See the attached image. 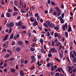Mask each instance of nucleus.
<instances>
[{
  "instance_id": "f257e3e1",
  "label": "nucleus",
  "mask_w": 76,
  "mask_h": 76,
  "mask_svg": "<svg viewBox=\"0 0 76 76\" xmlns=\"http://www.w3.org/2000/svg\"><path fill=\"white\" fill-rule=\"evenodd\" d=\"M14 26V24L13 23H9L7 25V26L9 28H12Z\"/></svg>"
},
{
  "instance_id": "f03ea898",
  "label": "nucleus",
  "mask_w": 76,
  "mask_h": 76,
  "mask_svg": "<svg viewBox=\"0 0 76 76\" xmlns=\"http://www.w3.org/2000/svg\"><path fill=\"white\" fill-rule=\"evenodd\" d=\"M22 25V22L19 21L18 23V22H16L15 23V26H21Z\"/></svg>"
},
{
  "instance_id": "7ed1b4c3",
  "label": "nucleus",
  "mask_w": 76,
  "mask_h": 76,
  "mask_svg": "<svg viewBox=\"0 0 76 76\" xmlns=\"http://www.w3.org/2000/svg\"><path fill=\"white\" fill-rule=\"evenodd\" d=\"M37 23H38V22L37 21V20H35L33 23V26L34 27H35V26H36V25H38Z\"/></svg>"
},
{
  "instance_id": "20e7f679",
  "label": "nucleus",
  "mask_w": 76,
  "mask_h": 76,
  "mask_svg": "<svg viewBox=\"0 0 76 76\" xmlns=\"http://www.w3.org/2000/svg\"><path fill=\"white\" fill-rule=\"evenodd\" d=\"M50 50L52 53H54V52H57V50L54 48H51Z\"/></svg>"
},
{
  "instance_id": "39448f33",
  "label": "nucleus",
  "mask_w": 76,
  "mask_h": 76,
  "mask_svg": "<svg viewBox=\"0 0 76 76\" xmlns=\"http://www.w3.org/2000/svg\"><path fill=\"white\" fill-rule=\"evenodd\" d=\"M30 20L31 22H33L35 20V18L32 17H31Z\"/></svg>"
},
{
  "instance_id": "423d86ee",
  "label": "nucleus",
  "mask_w": 76,
  "mask_h": 76,
  "mask_svg": "<svg viewBox=\"0 0 76 76\" xmlns=\"http://www.w3.org/2000/svg\"><path fill=\"white\" fill-rule=\"evenodd\" d=\"M8 37H9V35H7L3 39V41H6L7 39V38H8Z\"/></svg>"
},
{
  "instance_id": "0eeeda50",
  "label": "nucleus",
  "mask_w": 76,
  "mask_h": 76,
  "mask_svg": "<svg viewBox=\"0 0 76 76\" xmlns=\"http://www.w3.org/2000/svg\"><path fill=\"white\" fill-rule=\"evenodd\" d=\"M49 26H50V28H54V26H55V25L53 23H51L50 25H49Z\"/></svg>"
},
{
  "instance_id": "6e6552de",
  "label": "nucleus",
  "mask_w": 76,
  "mask_h": 76,
  "mask_svg": "<svg viewBox=\"0 0 76 76\" xmlns=\"http://www.w3.org/2000/svg\"><path fill=\"white\" fill-rule=\"evenodd\" d=\"M54 28L56 30H58L59 29V26L57 25L56 27H54Z\"/></svg>"
},
{
  "instance_id": "1a4fd4ad",
  "label": "nucleus",
  "mask_w": 76,
  "mask_h": 76,
  "mask_svg": "<svg viewBox=\"0 0 76 76\" xmlns=\"http://www.w3.org/2000/svg\"><path fill=\"white\" fill-rule=\"evenodd\" d=\"M72 28L71 27V26H70L69 27L68 30V32H70V31H72Z\"/></svg>"
},
{
  "instance_id": "9d476101",
  "label": "nucleus",
  "mask_w": 76,
  "mask_h": 76,
  "mask_svg": "<svg viewBox=\"0 0 76 76\" xmlns=\"http://www.w3.org/2000/svg\"><path fill=\"white\" fill-rule=\"evenodd\" d=\"M20 28H21L22 29H26V27L25 26H20Z\"/></svg>"
},
{
  "instance_id": "9b49d317",
  "label": "nucleus",
  "mask_w": 76,
  "mask_h": 76,
  "mask_svg": "<svg viewBox=\"0 0 76 76\" xmlns=\"http://www.w3.org/2000/svg\"><path fill=\"white\" fill-rule=\"evenodd\" d=\"M14 36V34H13V33L11 34L10 38V39H12V38H13Z\"/></svg>"
},
{
  "instance_id": "f8f14e48",
  "label": "nucleus",
  "mask_w": 76,
  "mask_h": 76,
  "mask_svg": "<svg viewBox=\"0 0 76 76\" xmlns=\"http://www.w3.org/2000/svg\"><path fill=\"white\" fill-rule=\"evenodd\" d=\"M6 16L7 18H10L11 16V15L10 13H7Z\"/></svg>"
},
{
  "instance_id": "ddd939ff",
  "label": "nucleus",
  "mask_w": 76,
  "mask_h": 76,
  "mask_svg": "<svg viewBox=\"0 0 76 76\" xmlns=\"http://www.w3.org/2000/svg\"><path fill=\"white\" fill-rule=\"evenodd\" d=\"M10 70H11V72H12V73H15V72L16 69H15L11 68L10 69Z\"/></svg>"
},
{
  "instance_id": "4468645a",
  "label": "nucleus",
  "mask_w": 76,
  "mask_h": 76,
  "mask_svg": "<svg viewBox=\"0 0 76 76\" xmlns=\"http://www.w3.org/2000/svg\"><path fill=\"white\" fill-rule=\"evenodd\" d=\"M18 44H19V45H23V42L21 41H18Z\"/></svg>"
},
{
  "instance_id": "2eb2a0df",
  "label": "nucleus",
  "mask_w": 76,
  "mask_h": 76,
  "mask_svg": "<svg viewBox=\"0 0 76 76\" xmlns=\"http://www.w3.org/2000/svg\"><path fill=\"white\" fill-rule=\"evenodd\" d=\"M19 5L21 6H23V2H20Z\"/></svg>"
},
{
  "instance_id": "dca6fc26",
  "label": "nucleus",
  "mask_w": 76,
  "mask_h": 76,
  "mask_svg": "<svg viewBox=\"0 0 76 76\" xmlns=\"http://www.w3.org/2000/svg\"><path fill=\"white\" fill-rule=\"evenodd\" d=\"M18 14V12H14L13 13V16H16V15H17Z\"/></svg>"
},
{
  "instance_id": "f3484780",
  "label": "nucleus",
  "mask_w": 76,
  "mask_h": 76,
  "mask_svg": "<svg viewBox=\"0 0 76 76\" xmlns=\"http://www.w3.org/2000/svg\"><path fill=\"white\" fill-rule=\"evenodd\" d=\"M65 34L66 37L67 38V37H68V32L67 31H65Z\"/></svg>"
},
{
  "instance_id": "a211bd4d",
  "label": "nucleus",
  "mask_w": 76,
  "mask_h": 76,
  "mask_svg": "<svg viewBox=\"0 0 76 76\" xmlns=\"http://www.w3.org/2000/svg\"><path fill=\"white\" fill-rule=\"evenodd\" d=\"M74 69V66H71V67L68 68V69H69L70 70H72V69Z\"/></svg>"
},
{
  "instance_id": "6ab92c4d",
  "label": "nucleus",
  "mask_w": 76,
  "mask_h": 76,
  "mask_svg": "<svg viewBox=\"0 0 76 76\" xmlns=\"http://www.w3.org/2000/svg\"><path fill=\"white\" fill-rule=\"evenodd\" d=\"M56 9L57 11L58 12H61L60 10L58 8V7H57Z\"/></svg>"
},
{
  "instance_id": "aec40b11",
  "label": "nucleus",
  "mask_w": 76,
  "mask_h": 76,
  "mask_svg": "<svg viewBox=\"0 0 76 76\" xmlns=\"http://www.w3.org/2000/svg\"><path fill=\"white\" fill-rule=\"evenodd\" d=\"M55 60H56V61H58V62H60V60L58 58H57L56 57H55Z\"/></svg>"
},
{
  "instance_id": "412c9836",
  "label": "nucleus",
  "mask_w": 76,
  "mask_h": 76,
  "mask_svg": "<svg viewBox=\"0 0 76 76\" xmlns=\"http://www.w3.org/2000/svg\"><path fill=\"white\" fill-rule=\"evenodd\" d=\"M54 35L55 37V38H57V36L58 35V33H55L54 34Z\"/></svg>"
},
{
  "instance_id": "4be33fe9",
  "label": "nucleus",
  "mask_w": 76,
  "mask_h": 76,
  "mask_svg": "<svg viewBox=\"0 0 76 76\" xmlns=\"http://www.w3.org/2000/svg\"><path fill=\"white\" fill-rule=\"evenodd\" d=\"M22 34H24V35H26V31H23L22 32Z\"/></svg>"
},
{
  "instance_id": "5701e85b",
  "label": "nucleus",
  "mask_w": 76,
  "mask_h": 76,
  "mask_svg": "<svg viewBox=\"0 0 76 76\" xmlns=\"http://www.w3.org/2000/svg\"><path fill=\"white\" fill-rule=\"evenodd\" d=\"M20 74L21 76H23V75H24V74L23 72L22 71H20Z\"/></svg>"
},
{
  "instance_id": "b1692460",
  "label": "nucleus",
  "mask_w": 76,
  "mask_h": 76,
  "mask_svg": "<svg viewBox=\"0 0 76 76\" xmlns=\"http://www.w3.org/2000/svg\"><path fill=\"white\" fill-rule=\"evenodd\" d=\"M21 49L20 48H17L16 49V51H19L20 50H21Z\"/></svg>"
},
{
  "instance_id": "393cba45",
  "label": "nucleus",
  "mask_w": 76,
  "mask_h": 76,
  "mask_svg": "<svg viewBox=\"0 0 76 76\" xmlns=\"http://www.w3.org/2000/svg\"><path fill=\"white\" fill-rule=\"evenodd\" d=\"M56 39L54 40V42L55 43H57L58 42V39L57 38H55Z\"/></svg>"
},
{
  "instance_id": "a878e982",
  "label": "nucleus",
  "mask_w": 76,
  "mask_h": 76,
  "mask_svg": "<svg viewBox=\"0 0 76 76\" xmlns=\"http://www.w3.org/2000/svg\"><path fill=\"white\" fill-rule=\"evenodd\" d=\"M73 61L75 63H76V57L73 58Z\"/></svg>"
},
{
  "instance_id": "bb28decb",
  "label": "nucleus",
  "mask_w": 76,
  "mask_h": 76,
  "mask_svg": "<svg viewBox=\"0 0 76 76\" xmlns=\"http://www.w3.org/2000/svg\"><path fill=\"white\" fill-rule=\"evenodd\" d=\"M62 28L63 31H65V30H66V28H65V26H64V25H63L62 26Z\"/></svg>"
},
{
  "instance_id": "cd10ccee",
  "label": "nucleus",
  "mask_w": 76,
  "mask_h": 76,
  "mask_svg": "<svg viewBox=\"0 0 76 76\" xmlns=\"http://www.w3.org/2000/svg\"><path fill=\"white\" fill-rule=\"evenodd\" d=\"M30 50L31 51H34L35 50V49L34 48H31Z\"/></svg>"
},
{
  "instance_id": "c85d7f7f",
  "label": "nucleus",
  "mask_w": 76,
  "mask_h": 76,
  "mask_svg": "<svg viewBox=\"0 0 76 76\" xmlns=\"http://www.w3.org/2000/svg\"><path fill=\"white\" fill-rule=\"evenodd\" d=\"M1 3L2 5L4 4V1L3 0H1Z\"/></svg>"
},
{
  "instance_id": "c756f323",
  "label": "nucleus",
  "mask_w": 76,
  "mask_h": 76,
  "mask_svg": "<svg viewBox=\"0 0 76 76\" xmlns=\"http://www.w3.org/2000/svg\"><path fill=\"white\" fill-rule=\"evenodd\" d=\"M46 23L49 26V25H50V22L48 20L46 22Z\"/></svg>"
},
{
  "instance_id": "7c9ffc66",
  "label": "nucleus",
  "mask_w": 76,
  "mask_h": 76,
  "mask_svg": "<svg viewBox=\"0 0 76 76\" xmlns=\"http://www.w3.org/2000/svg\"><path fill=\"white\" fill-rule=\"evenodd\" d=\"M60 74L58 72H57L55 74V76H59Z\"/></svg>"
},
{
  "instance_id": "2f4dec72",
  "label": "nucleus",
  "mask_w": 76,
  "mask_h": 76,
  "mask_svg": "<svg viewBox=\"0 0 76 76\" xmlns=\"http://www.w3.org/2000/svg\"><path fill=\"white\" fill-rule=\"evenodd\" d=\"M48 57H51L52 56V54L51 53H49L48 55Z\"/></svg>"
},
{
  "instance_id": "473e14b6",
  "label": "nucleus",
  "mask_w": 76,
  "mask_h": 76,
  "mask_svg": "<svg viewBox=\"0 0 76 76\" xmlns=\"http://www.w3.org/2000/svg\"><path fill=\"white\" fill-rule=\"evenodd\" d=\"M51 4L52 5H56V4L54 3V2L52 1H51Z\"/></svg>"
},
{
  "instance_id": "72a5a7b5",
  "label": "nucleus",
  "mask_w": 76,
  "mask_h": 76,
  "mask_svg": "<svg viewBox=\"0 0 76 76\" xmlns=\"http://www.w3.org/2000/svg\"><path fill=\"white\" fill-rule=\"evenodd\" d=\"M8 12H12V10L11 9H8L7 10Z\"/></svg>"
},
{
  "instance_id": "f704fd0d",
  "label": "nucleus",
  "mask_w": 76,
  "mask_h": 76,
  "mask_svg": "<svg viewBox=\"0 0 76 76\" xmlns=\"http://www.w3.org/2000/svg\"><path fill=\"white\" fill-rule=\"evenodd\" d=\"M39 42H41V43H42L43 42V39L42 38L40 39L39 40Z\"/></svg>"
},
{
  "instance_id": "c9c22d12",
  "label": "nucleus",
  "mask_w": 76,
  "mask_h": 76,
  "mask_svg": "<svg viewBox=\"0 0 76 76\" xmlns=\"http://www.w3.org/2000/svg\"><path fill=\"white\" fill-rule=\"evenodd\" d=\"M41 51L42 53H44V48H42L41 50Z\"/></svg>"
},
{
  "instance_id": "e433bc0d",
  "label": "nucleus",
  "mask_w": 76,
  "mask_h": 76,
  "mask_svg": "<svg viewBox=\"0 0 76 76\" xmlns=\"http://www.w3.org/2000/svg\"><path fill=\"white\" fill-rule=\"evenodd\" d=\"M20 11L21 12V13H25V11H24V10H22V9H21L20 10Z\"/></svg>"
},
{
  "instance_id": "4c0bfd02",
  "label": "nucleus",
  "mask_w": 76,
  "mask_h": 76,
  "mask_svg": "<svg viewBox=\"0 0 76 76\" xmlns=\"http://www.w3.org/2000/svg\"><path fill=\"white\" fill-rule=\"evenodd\" d=\"M32 12L30 11L29 12V15L30 16H32Z\"/></svg>"
},
{
  "instance_id": "58836bf2",
  "label": "nucleus",
  "mask_w": 76,
  "mask_h": 76,
  "mask_svg": "<svg viewBox=\"0 0 76 76\" xmlns=\"http://www.w3.org/2000/svg\"><path fill=\"white\" fill-rule=\"evenodd\" d=\"M13 8L14 10H17V11H18V9H17L15 7H14Z\"/></svg>"
},
{
  "instance_id": "ea45409f",
  "label": "nucleus",
  "mask_w": 76,
  "mask_h": 76,
  "mask_svg": "<svg viewBox=\"0 0 76 76\" xmlns=\"http://www.w3.org/2000/svg\"><path fill=\"white\" fill-rule=\"evenodd\" d=\"M35 17H37V16H38V13H36L34 15Z\"/></svg>"
},
{
  "instance_id": "a19ab883",
  "label": "nucleus",
  "mask_w": 76,
  "mask_h": 76,
  "mask_svg": "<svg viewBox=\"0 0 76 76\" xmlns=\"http://www.w3.org/2000/svg\"><path fill=\"white\" fill-rule=\"evenodd\" d=\"M61 12H58V13L57 14V16H60V15H61Z\"/></svg>"
},
{
  "instance_id": "79ce46f5",
  "label": "nucleus",
  "mask_w": 76,
  "mask_h": 76,
  "mask_svg": "<svg viewBox=\"0 0 76 76\" xmlns=\"http://www.w3.org/2000/svg\"><path fill=\"white\" fill-rule=\"evenodd\" d=\"M58 39H60V38H61V35H58Z\"/></svg>"
},
{
  "instance_id": "37998d69",
  "label": "nucleus",
  "mask_w": 76,
  "mask_h": 76,
  "mask_svg": "<svg viewBox=\"0 0 76 76\" xmlns=\"http://www.w3.org/2000/svg\"><path fill=\"white\" fill-rule=\"evenodd\" d=\"M47 36H48V37H50V32H48L47 33Z\"/></svg>"
},
{
  "instance_id": "c03bdc74",
  "label": "nucleus",
  "mask_w": 76,
  "mask_h": 76,
  "mask_svg": "<svg viewBox=\"0 0 76 76\" xmlns=\"http://www.w3.org/2000/svg\"><path fill=\"white\" fill-rule=\"evenodd\" d=\"M53 8H51L50 10V13H53Z\"/></svg>"
},
{
  "instance_id": "a18cd8bd",
  "label": "nucleus",
  "mask_w": 76,
  "mask_h": 76,
  "mask_svg": "<svg viewBox=\"0 0 76 76\" xmlns=\"http://www.w3.org/2000/svg\"><path fill=\"white\" fill-rule=\"evenodd\" d=\"M72 52H71L70 53V57H72V56L73 55V53H72Z\"/></svg>"
},
{
  "instance_id": "49530a36",
  "label": "nucleus",
  "mask_w": 76,
  "mask_h": 76,
  "mask_svg": "<svg viewBox=\"0 0 76 76\" xmlns=\"http://www.w3.org/2000/svg\"><path fill=\"white\" fill-rule=\"evenodd\" d=\"M33 41H34V42L37 41V38H34L33 39Z\"/></svg>"
},
{
  "instance_id": "de8ad7c7",
  "label": "nucleus",
  "mask_w": 76,
  "mask_h": 76,
  "mask_svg": "<svg viewBox=\"0 0 76 76\" xmlns=\"http://www.w3.org/2000/svg\"><path fill=\"white\" fill-rule=\"evenodd\" d=\"M73 53H74L75 57H76V52L75 51H73Z\"/></svg>"
},
{
  "instance_id": "09e8293b",
  "label": "nucleus",
  "mask_w": 76,
  "mask_h": 76,
  "mask_svg": "<svg viewBox=\"0 0 76 76\" xmlns=\"http://www.w3.org/2000/svg\"><path fill=\"white\" fill-rule=\"evenodd\" d=\"M9 57V54H7L5 56V57H6V58H7L8 57Z\"/></svg>"
},
{
  "instance_id": "8fccbe9b",
  "label": "nucleus",
  "mask_w": 76,
  "mask_h": 76,
  "mask_svg": "<svg viewBox=\"0 0 76 76\" xmlns=\"http://www.w3.org/2000/svg\"><path fill=\"white\" fill-rule=\"evenodd\" d=\"M24 61H24V60H21V63H24Z\"/></svg>"
},
{
  "instance_id": "3c124183",
  "label": "nucleus",
  "mask_w": 76,
  "mask_h": 76,
  "mask_svg": "<svg viewBox=\"0 0 76 76\" xmlns=\"http://www.w3.org/2000/svg\"><path fill=\"white\" fill-rule=\"evenodd\" d=\"M60 23L62 24L63 23H64V21L63 20H62L61 21Z\"/></svg>"
},
{
  "instance_id": "603ef678",
  "label": "nucleus",
  "mask_w": 76,
  "mask_h": 76,
  "mask_svg": "<svg viewBox=\"0 0 76 76\" xmlns=\"http://www.w3.org/2000/svg\"><path fill=\"white\" fill-rule=\"evenodd\" d=\"M37 21H38L39 19V16H38L37 17Z\"/></svg>"
},
{
  "instance_id": "864d4df0",
  "label": "nucleus",
  "mask_w": 76,
  "mask_h": 76,
  "mask_svg": "<svg viewBox=\"0 0 76 76\" xmlns=\"http://www.w3.org/2000/svg\"><path fill=\"white\" fill-rule=\"evenodd\" d=\"M60 44H61V42H58V44H57L56 45L57 46H58Z\"/></svg>"
},
{
  "instance_id": "5fc2aeb1",
  "label": "nucleus",
  "mask_w": 76,
  "mask_h": 76,
  "mask_svg": "<svg viewBox=\"0 0 76 76\" xmlns=\"http://www.w3.org/2000/svg\"><path fill=\"white\" fill-rule=\"evenodd\" d=\"M7 63H5L4 64V67H6V66H7Z\"/></svg>"
},
{
  "instance_id": "6e6d98bb",
  "label": "nucleus",
  "mask_w": 76,
  "mask_h": 76,
  "mask_svg": "<svg viewBox=\"0 0 76 76\" xmlns=\"http://www.w3.org/2000/svg\"><path fill=\"white\" fill-rule=\"evenodd\" d=\"M31 59H33V58H35V56H31Z\"/></svg>"
},
{
  "instance_id": "4d7b16f0",
  "label": "nucleus",
  "mask_w": 76,
  "mask_h": 76,
  "mask_svg": "<svg viewBox=\"0 0 76 76\" xmlns=\"http://www.w3.org/2000/svg\"><path fill=\"white\" fill-rule=\"evenodd\" d=\"M10 31L8 32V33H11L12 32V28H10Z\"/></svg>"
},
{
  "instance_id": "13d9d810",
  "label": "nucleus",
  "mask_w": 76,
  "mask_h": 76,
  "mask_svg": "<svg viewBox=\"0 0 76 76\" xmlns=\"http://www.w3.org/2000/svg\"><path fill=\"white\" fill-rule=\"evenodd\" d=\"M49 60H50V58H48L46 59V61H48Z\"/></svg>"
},
{
  "instance_id": "bf43d9fd",
  "label": "nucleus",
  "mask_w": 76,
  "mask_h": 76,
  "mask_svg": "<svg viewBox=\"0 0 76 76\" xmlns=\"http://www.w3.org/2000/svg\"><path fill=\"white\" fill-rule=\"evenodd\" d=\"M47 66L48 67H50V63H48L47 64Z\"/></svg>"
},
{
  "instance_id": "052dcab7",
  "label": "nucleus",
  "mask_w": 76,
  "mask_h": 76,
  "mask_svg": "<svg viewBox=\"0 0 76 76\" xmlns=\"http://www.w3.org/2000/svg\"><path fill=\"white\" fill-rule=\"evenodd\" d=\"M4 14L2 13L1 15V18H4Z\"/></svg>"
},
{
  "instance_id": "680f3d73",
  "label": "nucleus",
  "mask_w": 76,
  "mask_h": 76,
  "mask_svg": "<svg viewBox=\"0 0 76 76\" xmlns=\"http://www.w3.org/2000/svg\"><path fill=\"white\" fill-rule=\"evenodd\" d=\"M29 7H28L26 9V11H28V10H29Z\"/></svg>"
},
{
  "instance_id": "e2e57ef3",
  "label": "nucleus",
  "mask_w": 76,
  "mask_h": 76,
  "mask_svg": "<svg viewBox=\"0 0 76 76\" xmlns=\"http://www.w3.org/2000/svg\"><path fill=\"white\" fill-rule=\"evenodd\" d=\"M48 13V10H45V14H47Z\"/></svg>"
},
{
  "instance_id": "0e129e2a",
  "label": "nucleus",
  "mask_w": 76,
  "mask_h": 76,
  "mask_svg": "<svg viewBox=\"0 0 76 76\" xmlns=\"http://www.w3.org/2000/svg\"><path fill=\"white\" fill-rule=\"evenodd\" d=\"M35 8V6H32V10H34V9Z\"/></svg>"
},
{
  "instance_id": "69168bd1",
  "label": "nucleus",
  "mask_w": 76,
  "mask_h": 76,
  "mask_svg": "<svg viewBox=\"0 0 76 76\" xmlns=\"http://www.w3.org/2000/svg\"><path fill=\"white\" fill-rule=\"evenodd\" d=\"M28 60H25L24 62L25 64H27V63H28Z\"/></svg>"
},
{
  "instance_id": "338daca9",
  "label": "nucleus",
  "mask_w": 76,
  "mask_h": 76,
  "mask_svg": "<svg viewBox=\"0 0 76 76\" xmlns=\"http://www.w3.org/2000/svg\"><path fill=\"white\" fill-rule=\"evenodd\" d=\"M52 45L53 46L54 45V42L53 41H52Z\"/></svg>"
},
{
  "instance_id": "774afa93",
  "label": "nucleus",
  "mask_w": 76,
  "mask_h": 76,
  "mask_svg": "<svg viewBox=\"0 0 76 76\" xmlns=\"http://www.w3.org/2000/svg\"><path fill=\"white\" fill-rule=\"evenodd\" d=\"M61 8H62V9H64V5H63V4H62L61 5Z\"/></svg>"
}]
</instances>
